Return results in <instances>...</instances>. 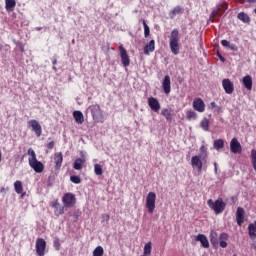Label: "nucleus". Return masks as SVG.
I'll return each mask as SVG.
<instances>
[{"label":"nucleus","mask_w":256,"mask_h":256,"mask_svg":"<svg viewBox=\"0 0 256 256\" xmlns=\"http://www.w3.org/2000/svg\"><path fill=\"white\" fill-rule=\"evenodd\" d=\"M207 159H209V152L207 151V147L202 145L200 147V154L191 158L193 169H197L198 173H201L203 171V163H207Z\"/></svg>","instance_id":"1"},{"label":"nucleus","mask_w":256,"mask_h":256,"mask_svg":"<svg viewBox=\"0 0 256 256\" xmlns=\"http://www.w3.org/2000/svg\"><path fill=\"white\" fill-rule=\"evenodd\" d=\"M208 207L214 211L215 215H221L225 211V207L227 204L223 201V198H218L217 200L213 201V199H209L207 201Z\"/></svg>","instance_id":"2"},{"label":"nucleus","mask_w":256,"mask_h":256,"mask_svg":"<svg viewBox=\"0 0 256 256\" xmlns=\"http://www.w3.org/2000/svg\"><path fill=\"white\" fill-rule=\"evenodd\" d=\"M170 51L173 55H179V30L177 28L173 29L170 33Z\"/></svg>","instance_id":"3"},{"label":"nucleus","mask_w":256,"mask_h":256,"mask_svg":"<svg viewBox=\"0 0 256 256\" xmlns=\"http://www.w3.org/2000/svg\"><path fill=\"white\" fill-rule=\"evenodd\" d=\"M87 112H90L95 123H103V111L99 104H92L87 108Z\"/></svg>","instance_id":"4"},{"label":"nucleus","mask_w":256,"mask_h":256,"mask_svg":"<svg viewBox=\"0 0 256 256\" xmlns=\"http://www.w3.org/2000/svg\"><path fill=\"white\" fill-rule=\"evenodd\" d=\"M62 203L66 209H71V207H75V203H77V198L75 194L69 192L63 195Z\"/></svg>","instance_id":"5"},{"label":"nucleus","mask_w":256,"mask_h":256,"mask_svg":"<svg viewBox=\"0 0 256 256\" xmlns=\"http://www.w3.org/2000/svg\"><path fill=\"white\" fill-rule=\"evenodd\" d=\"M155 201H157V194H155V192H149L146 197V208L148 209V213L153 214L155 211Z\"/></svg>","instance_id":"6"},{"label":"nucleus","mask_w":256,"mask_h":256,"mask_svg":"<svg viewBox=\"0 0 256 256\" xmlns=\"http://www.w3.org/2000/svg\"><path fill=\"white\" fill-rule=\"evenodd\" d=\"M28 127L35 133L36 137H41V134L43 133V128L41 127V124H39V121L37 120H29L28 121Z\"/></svg>","instance_id":"7"},{"label":"nucleus","mask_w":256,"mask_h":256,"mask_svg":"<svg viewBox=\"0 0 256 256\" xmlns=\"http://www.w3.org/2000/svg\"><path fill=\"white\" fill-rule=\"evenodd\" d=\"M119 50H120L121 63L123 67H129V65H131V59L129 58V54L127 53V50L125 49V47H123V44H120Z\"/></svg>","instance_id":"8"},{"label":"nucleus","mask_w":256,"mask_h":256,"mask_svg":"<svg viewBox=\"0 0 256 256\" xmlns=\"http://www.w3.org/2000/svg\"><path fill=\"white\" fill-rule=\"evenodd\" d=\"M45 249H47V242L43 238L36 240V253L38 256H45Z\"/></svg>","instance_id":"9"},{"label":"nucleus","mask_w":256,"mask_h":256,"mask_svg":"<svg viewBox=\"0 0 256 256\" xmlns=\"http://www.w3.org/2000/svg\"><path fill=\"white\" fill-rule=\"evenodd\" d=\"M148 106L154 113H159V111H161V103H159V100L155 97L148 98Z\"/></svg>","instance_id":"10"},{"label":"nucleus","mask_w":256,"mask_h":256,"mask_svg":"<svg viewBox=\"0 0 256 256\" xmlns=\"http://www.w3.org/2000/svg\"><path fill=\"white\" fill-rule=\"evenodd\" d=\"M222 87L227 95H233V91H235V85L229 80V78L222 80Z\"/></svg>","instance_id":"11"},{"label":"nucleus","mask_w":256,"mask_h":256,"mask_svg":"<svg viewBox=\"0 0 256 256\" xmlns=\"http://www.w3.org/2000/svg\"><path fill=\"white\" fill-rule=\"evenodd\" d=\"M193 109L198 113H205V102L201 98H195L193 100Z\"/></svg>","instance_id":"12"},{"label":"nucleus","mask_w":256,"mask_h":256,"mask_svg":"<svg viewBox=\"0 0 256 256\" xmlns=\"http://www.w3.org/2000/svg\"><path fill=\"white\" fill-rule=\"evenodd\" d=\"M230 151L232 153H241L243 151V148L241 147V143H239V140L237 138H233L230 142Z\"/></svg>","instance_id":"13"},{"label":"nucleus","mask_w":256,"mask_h":256,"mask_svg":"<svg viewBox=\"0 0 256 256\" xmlns=\"http://www.w3.org/2000/svg\"><path fill=\"white\" fill-rule=\"evenodd\" d=\"M162 89L166 95L171 93V77L166 75L162 81Z\"/></svg>","instance_id":"14"},{"label":"nucleus","mask_w":256,"mask_h":256,"mask_svg":"<svg viewBox=\"0 0 256 256\" xmlns=\"http://www.w3.org/2000/svg\"><path fill=\"white\" fill-rule=\"evenodd\" d=\"M29 166L31 169L35 171V173H43L45 169V165L39 160H35L34 162H30Z\"/></svg>","instance_id":"15"},{"label":"nucleus","mask_w":256,"mask_h":256,"mask_svg":"<svg viewBox=\"0 0 256 256\" xmlns=\"http://www.w3.org/2000/svg\"><path fill=\"white\" fill-rule=\"evenodd\" d=\"M236 221H237V225H239V227H241V225H243L244 221H245V209L238 207L236 210Z\"/></svg>","instance_id":"16"},{"label":"nucleus","mask_w":256,"mask_h":256,"mask_svg":"<svg viewBox=\"0 0 256 256\" xmlns=\"http://www.w3.org/2000/svg\"><path fill=\"white\" fill-rule=\"evenodd\" d=\"M51 207H53L54 213L57 216L63 215V213H65V209H67L64 204H63V206H61V204H59V202H57V201L52 202Z\"/></svg>","instance_id":"17"},{"label":"nucleus","mask_w":256,"mask_h":256,"mask_svg":"<svg viewBox=\"0 0 256 256\" xmlns=\"http://www.w3.org/2000/svg\"><path fill=\"white\" fill-rule=\"evenodd\" d=\"M227 241H229V234L222 232L218 237V245L225 249L227 248Z\"/></svg>","instance_id":"18"},{"label":"nucleus","mask_w":256,"mask_h":256,"mask_svg":"<svg viewBox=\"0 0 256 256\" xmlns=\"http://www.w3.org/2000/svg\"><path fill=\"white\" fill-rule=\"evenodd\" d=\"M195 241H199L204 249H209V240L205 234H198L195 237Z\"/></svg>","instance_id":"19"},{"label":"nucleus","mask_w":256,"mask_h":256,"mask_svg":"<svg viewBox=\"0 0 256 256\" xmlns=\"http://www.w3.org/2000/svg\"><path fill=\"white\" fill-rule=\"evenodd\" d=\"M242 83L245 89L251 91L253 89V78L250 75H246L242 78Z\"/></svg>","instance_id":"20"},{"label":"nucleus","mask_w":256,"mask_h":256,"mask_svg":"<svg viewBox=\"0 0 256 256\" xmlns=\"http://www.w3.org/2000/svg\"><path fill=\"white\" fill-rule=\"evenodd\" d=\"M210 243L214 247V249H217L219 247V234L215 232L214 230H211L210 232Z\"/></svg>","instance_id":"21"},{"label":"nucleus","mask_w":256,"mask_h":256,"mask_svg":"<svg viewBox=\"0 0 256 256\" xmlns=\"http://www.w3.org/2000/svg\"><path fill=\"white\" fill-rule=\"evenodd\" d=\"M54 163L56 169H61V165H63V153L57 152L54 154Z\"/></svg>","instance_id":"22"},{"label":"nucleus","mask_w":256,"mask_h":256,"mask_svg":"<svg viewBox=\"0 0 256 256\" xmlns=\"http://www.w3.org/2000/svg\"><path fill=\"white\" fill-rule=\"evenodd\" d=\"M184 11L185 10L183 9V7L176 6V7L173 8V10H171L169 12V17H170V19H175L176 15H183Z\"/></svg>","instance_id":"23"},{"label":"nucleus","mask_w":256,"mask_h":256,"mask_svg":"<svg viewBox=\"0 0 256 256\" xmlns=\"http://www.w3.org/2000/svg\"><path fill=\"white\" fill-rule=\"evenodd\" d=\"M73 117H74L76 123H78V125H83V123H85V117L83 116V112L74 111Z\"/></svg>","instance_id":"24"},{"label":"nucleus","mask_w":256,"mask_h":256,"mask_svg":"<svg viewBox=\"0 0 256 256\" xmlns=\"http://www.w3.org/2000/svg\"><path fill=\"white\" fill-rule=\"evenodd\" d=\"M153 51H155V40H150L144 47V53L145 55H149V53H153Z\"/></svg>","instance_id":"25"},{"label":"nucleus","mask_w":256,"mask_h":256,"mask_svg":"<svg viewBox=\"0 0 256 256\" xmlns=\"http://www.w3.org/2000/svg\"><path fill=\"white\" fill-rule=\"evenodd\" d=\"M16 5H17V2L15 0H5V9L6 11H8V13H11V11H14Z\"/></svg>","instance_id":"26"},{"label":"nucleus","mask_w":256,"mask_h":256,"mask_svg":"<svg viewBox=\"0 0 256 256\" xmlns=\"http://www.w3.org/2000/svg\"><path fill=\"white\" fill-rule=\"evenodd\" d=\"M83 165H85V159L77 158L74 161L73 169H75L76 171H81L83 169Z\"/></svg>","instance_id":"27"},{"label":"nucleus","mask_w":256,"mask_h":256,"mask_svg":"<svg viewBox=\"0 0 256 256\" xmlns=\"http://www.w3.org/2000/svg\"><path fill=\"white\" fill-rule=\"evenodd\" d=\"M14 189L18 195H22V197L25 196V193H23V183L21 181L17 180L14 183Z\"/></svg>","instance_id":"28"},{"label":"nucleus","mask_w":256,"mask_h":256,"mask_svg":"<svg viewBox=\"0 0 256 256\" xmlns=\"http://www.w3.org/2000/svg\"><path fill=\"white\" fill-rule=\"evenodd\" d=\"M237 18L239 21H242V23H251V18L245 12L238 13Z\"/></svg>","instance_id":"29"},{"label":"nucleus","mask_w":256,"mask_h":256,"mask_svg":"<svg viewBox=\"0 0 256 256\" xmlns=\"http://www.w3.org/2000/svg\"><path fill=\"white\" fill-rule=\"evenodd\" d=\"M225 147V140L223 139H217L213 142V148L216 149V151H220V149H223Z\"/></svg>","instance_id":"30"},{"label":"nucleus","mask_w":256,"mask_h":256,"mask_svg":"<svg viewBox=\"0 0 256 256\" xmlns=\"http://www.w3.org/2000/svg\"><path fill=\"white\" fill-rule=\"evenodd\" d=\"M197 112L193 111V110H187L186 111V119L188 121H197Z\"/></svg>","instance_id":"31"},{"label":"nucleus","mask_w":256,"mask_h":256,"mask_svg":"<svg viewBox=\"0 0 256 256\" xmlns=\"http://www.w3.org/2000/svg\"><path fill=\"white\" fill-rule=\"evenodd\" d=\"M28 155H29V158H28L29 164L37 161V154L35 153V150H33V148L28 149Z\"/></svg>","instance_id":"32"},{"label":"nucleus","mask_w":256,"mask_h":256,"mask_svg":"<svg viewBox=\"0 0 256 256\" xmlns=\"http://www.w3.org/2000/svg\"><path fill=\"white\" fill-rule=\"evenodd\" d=\"M161 115L165 117L166 121H172L173 116L171 114V110L164 108L161 112Z\"/></svg>","instance_id":"33"},{"label":"nucleus","mask_w":256,"mask_h":256,"mask_svg":"<svg viewBox=\"0 0 256 256\" xmlns=\"http://www.w3.org/2000/svg\"><path fill=\"white\" fill-rule=\"evenodd\" d=\"M200 127L203 131H209V119L203 118L200 122Z\"/></svg>","instance_id":"34"},{"label":"nucleus","mask_w":256,"mask_h":256,"mask_svg":"<svg viewBox=\"0 0 256 256\" xmlns=\"http://www.w3.org/2000/svg\"><path fill=\"white\" fill-rule=\"evenodd\" d=\"M94 173L95 175H103V166L101 164H94Z\"/></svg>","instance_id":"35"},{"label":"nucleus","mask_w":256,"mask_h":256,"mask_svg":"<svg viewBox=\"0 0 256 256\" xmlns=\"http://www.w3.org/2000/svg\"><path fill=\"white\" fill-rule=\"evenodd\" d=\"M142 24H143V27H144V36L149 37V35L151 33L149 25H147V22L145 20H142Z\"/></svg>","instance_id":"36"},{"label":"nucleus","mask_w":256,"mask_h":256,"mask_svg":"<svg viewBox=\"0 0 256 256\" xmlns=\"http://www.w3.org/2000/svg\"><path fill=\"white\" fill-rule=\"evenodd\" d=\"M251 161H252L253 169L256 172V150L255 149L251 151Z\"/></svg>","instance_id":"37"},{"label":"nucleus","mask_w":256,"mask_h":256,"mask_svg":"<svg viewBox=\"0 0 256 256\" xmlns=\"http://www.w3.org/2000/svg\"><path fill=\"white\" fill-rule=\"evenodd\" d=\"M151 249H152L151 242L146 243L144 246L143 254L148 256L151 255Z\"/></svg>","instance_id":"38"},{"label":"nucleus","mask_w":256,"mask_h":256,"mask_svg":"<svg viewBox=\"0 0 256 256\" xmlns=\"http://www.w3.org/2000/svg\"><path fill=\"white\" fill-rule=\"evenodd\" d=\"M104 250L102 246H98L93 251V256H103Z\"/></svg>","instance_id":"39"},{"label":"nucleus","mask_w":256,"mask_h":256,"mask_svg":"<svg viewBox=\"0 0 256 256\" xmlns=\"http://www.w3.org/2000/svg\"><path fill=\"white\" fill-rule=\"evenodd\" d=\"M70 181L74 183L75 185H79L81 183V177L79 176H71Z\"/></svg>","instance_id":"40"},{"label":"nucleus","mask_w":256,"mask_h":256,"mask_svg":"<svg viewBox=\"0 0 256 256\" xmlns=\"http://www.w3.org/2000/svg\"><path fill=\"white\" fill-rule=\"evenodd\" d=\"M54 249H56V251H59L61 249V241L59 240V238H55L54 240Z\"/></svg>","instance_id":"41"},{"label":"nucleus","mask_w":256,"mask_h":256,"mask_svg":"<svg viewBox=\"0 0 256 256\" xmlns=\"http://www.w3.org/2000/svg\"><path fill=\"white\" fill-rule=\"evenodd\" d=\"M101 219H102V223H107L109 222V219H111V217L109 216V214H102L101 216Z\"/></svg>","instance_id":"42"},{"label":"nucleus","mask_w":256,"mask_h":256,"mask_svg":"<svg viewBox=\"0 0 256 256\" xmlns=\"http://www.w3.org/2000/svg\"><path fill=\"white\" fill-rule=\"evenodd\" d=\"M221 45L223 47H228L229 48V46L231 45V42H229L228 40H222Z\"/></svg>","instance_id":"43"},{"label":"nucleus","mask_w":256,"mask_h":256,"mask_svg":"<svg viewBox=\"0 0 256 256\" xmlns=\"http://www.w3.org/2000/svg\"><path fill=\"white\" fill-rule=\"evenodd\" d=\"M228 49H230L231 51H239V48L235 44H230V46H228Z\"/></svg>","instance_id":"44"},{"label":"nucleus","mask_w":256,"mask_h":256,"mask_svg":"<svg viewBox=\"0 0 256 256\" xmlns=\"http://www.w3.org/2000/svg\"><path fill=\"white\" fill-rule=\"evenodd\" d=\"M239 1L240 3H256V0H235Z\"/></svg>","instance_id":"45"},{"label":"nucleus","mask_w":256,"mask_h":256,"mask_svg":"<svg viewBox=\"0 0 256 256\" xmlns=\"http://www.w3.org/2000/svg\"><path fill=\"white\" fill-rule=\"evenodd\" d=\"M47 149H53L55 147V142L51 141L46 145Z\"/></svg>","instance_id":"46"},{"label":"nucleus","mask_w":256,"mask_h":256,"mask_svg":"<svg viewBox=\"0 0 256 256\" xmlns=\"http://www.w3.org/2000/svg\"><path fill=\"white\" fill-rule=\"evenodd\" d=\"M217 56L219 57L220 61L222 63H225V57H223V55H221L219 52L217 53Z\"/></svg>","instance_id":"47"},{"label":"nucleus","mask_w":256,"mask_h":256,"mask_svg":"<svg viewBox=\"0 0 256 256\" xmlns=\"http://www.w3.org/2000/svg\"><path fill=\"white\" fill-rule=\"evenodd\" d=\"M210 107H211L212 109H215V107H217V103L211 102V103H210Z\"/></svg>","instance_id":"48"},{"label":"nucleus","mask_w":256,"mask_h":256,"mask_svg":"<svg viewBox=\"0 0 256 256\" xmlns=\"http://www.w3.org/2000/svg\"><path fill=\"white\" fill-rule=\"evenodd\" d=\"M214 170H215V173H217V162H214Z\"/></svg>","instance_id":"49"},{"label":"nucleus","mask_w":256,"mask_h":256,"mask_svg":"<svg viewBox=\"0 0 256 256\" xmlns=\"http://www.w3.org/2000/svg\"><path fill=\"white\" fill-rule=\"evenodd\" d=\"M251 249H256V242L252 243Z\"/></svg>","instance_id":"50"},{"label":"nucleus","mask_w":256,"mask_h":256,"mask_svg":"<svg viewBox=\"0 0 256 256\" xmlns=\"http://www.w3.org/2000/svg\"><path fill=\"white\" fill-rule=\"evenodd\" d=\"M52 64H53L54 66H56V65H57V59H54V60L52 61Z\"/></svg>","instance_id":"51"},{"label":"nucleus","mask_w":256,"mask_h":256,"mask_svg":"<svg viewBox=\"0 0 256 256\" xmlns=\"http://www.w3.org/2000/svg\"><path fill=\"white\" fill-rule=\"evenodd\" d=\"M0 193H5V187H2V188L0 189Z\"/></svg>","instance_id":"52"},{"label":"nucleus","mask_w":256,"mask_h":256,"mask_svg":"<svg viewBox=\"0 0 256 256\" xmlns=\"http://www.w3.org/2000/svg\"><path fill=\"white\" fill-rule=\"evenodd\" d=\"M52 69L53 71L57 72V67L53 66Z\"/></svg>","instance_id":"53"},{"label":"nucleus","mask_w":256,"mask_h":256,"mask_svg":"<svg viewBox=\"0 0 256 256\" xmlns=\"http://www.w3.org/2000/svg\"><path fill=\"white\" fill-rule=\"evenodd\" d=\"M36 30H37V31H41V27H37Z\"/></svg>","instance_id":"54"},{"label":"nucleus","mask_w":256,"mask_h":256,"mask_svg":"<svg viewBox=\"0 0 256 256\" xmlns=\"http://www.w3.org/2000/svg\"><path fill=\"white\" fill-rule=\"evenodd\" d=\"M231 200H232V201H235V197L232 196V197H231Z\"/></svg>","instance_id":"55"},{"label":"nucleus","mask_w":256,"mask_h":256,"mask_svg":"<svg viewBox=\"0 0 256 256\" xmlns=\"http://www.w3.org/2000/svg\"><path fill=\"white\" fill-rule=\"evenodd\" d=\"M3 49V45H0V51Z\"/></svg>","instance_id":"56"},{"label":"nucleus","mask_w":256,"mask_h":256,"mask_svg":"<svg viewBox=\"0 0 256 256\" xmlns=\"http://www.w3.org/2000/svg\"><path fill=\"white\" fill-rule=\"evenodd\" d=\"M254 13H256V8L254 9Z\"/></svg>","instance_id":"57"},{"label":"nucleus","mask_w":256,"mask_h":256,"mask_svg":"<svg viewBox=\"0 0 256 256\" xmlns=\"http://www.w3.org/2000/svg\"><path fill=\"white\" fill-rule=\"evenodd\" d=\"M233 256H237V254H234Z\"/></svg>","instance_id":"58"}]
</instances>
